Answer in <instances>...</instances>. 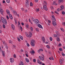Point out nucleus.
Here are the masks:
<instances>
[{"instance_id":"1","label":"nucleus","mask_w":65,"mask_h":65,"mask_svg":"<svg viewBox=\"0 0 65 65\" xmlns=\"http://www.w3.org/2000/svg\"><path fill=\"white\" fill-rule=\"evenodd\" d=\"M29 1L28 0H26V6L28 8L29 7Z\"/></svg>"},{"instance_id":"2","label":"nucleus","mask_w":65,"mask_h":65,"mask_svg":"<svg viewBox=\"0 0 65 65\" xmlns=\"http://www.w3.org/2000/svg\"><path fill=\"white\" fill-rule=\"evenodd\" d=\"M2 21L3 22V24H5V25H7V22L6 21V20L5 19Z\"/></svg>"},{"instance_id":"3","label":"nucleus","mask_w":65,"mask_h":65,"mask_svg":"<svg viewBox=\"0 0 65 65\" xmlns=\"http://www.w3.org/2000/svg\"><path fill=\"white\" fill-rule=\"evenodd\" d=\"M39 59L41 61H44V58H43V57L42 56H39Z\"/></svg>"},{"instance_id":"4","label":"nucleus","mask_w":65,"mask_h":65,"mask_svg":"<svg viewBox=\"0 0 65 65\" xmlns=\"http://www.w3.org/2000/svg\"><path fill=\"white\" fill-rule=\"evenodd\" d=\"M43 8L44 9L47 11V7L45 5H44L43 6Z\"/></svg>"},{"instance_id":"5","label":"nucleus","mask_w":65,"mask_h":65,"mask_svg":"<svg viewBox=\"0 0 65 65\" xmlns=\"http://www.w3.org/2000/svg\"><path fill=\"white\" fill-rule=\"evenodd\" d=\"M52 24L53 26H56L57 25V24H56V22H55V21H52Z\"/></svg>"},{"instance_id":"6","label":"nucleus","mask_w":65,"mask_h":65,"mask_svg":"<svg viewBox=\"0 0 65 65\" xmlns=\"http://www.w3.org/2000/svg\"><path fill=\"white\" fill-rule=\"evenodd\" d=\"M10 62L11 63H13L14 62V59L13 58H10Z\"/></svg>"},{"instance_id":"7","label":"nucleus","mask_w":65,"mask_h":65,"mask_svg":"<svg viewBox=\"0 0 65 65\" xmlns=\"http://www.w3.org/2000/svg\"><path fill=\"white\" fill-rule=\"evenodd\" d=\"M38 26L40 28H41V29H43V27H42V26L40 24H38Z\"/></svg>"},{"instance_id":"8","label":"nucleus","mask_w":65,"mask_h":65,"mask_svg":"<svg viewBox=\"0 0 65 65\" xmlns=\"http://www.w3.org/2000/svg\"><path fill=\"white\" fill-rule=\"evenodd\" d=\"M35 24H37L39 23V21L37 19H35Z\"/></svg>"},{"instance_id":"9","label":"nucleus","mask_w":65,"mask_h":65,"mask_svg":"<svg viewBox=\"0 0 65 65\" xmlns=\"http://www.w3.org/2000/svg\"><path fill=\"white\" fill-rule=\"evenodd\" d=\"M29 35L27 37H31V36H32V33L31 32H29Z\"/></svg>"},{"instance_id":"10","label":"nucleus","mask_w":65,"mask_h":65,"mask_svg":"<svg viewBox=\"0 0 65 65\" xmlns=\"http://www.w3.org/2000/svg\"><path fill=\"white\" fill-rule=\"evenodd\" d=\"M9 18H10V19H11V20H12L13 19V17H12V15L9 14Z\"/></svg>"},{"instance_id":"11","label":"nucleus","mask_w":65,"mask_h":65,"mask_svg":"<svg viewBox=\"0 0 65 65\" xmlns=\"http://www.w3.org/2000/svg\"><path fill=\"white\" fill-rule=\"evenodd\" d=\"M30 44L31 46H35V44L34 43L32 42H30Z\"/></svg>"},{"instance_id":"12","label":"nucleus","mask_w":65,"mask_h":65,"mask_svg":"<svg viewBox=\"0 0 65 65\" xmlns=\"http://www.w3.org/2000/svg\"><path fill=\"white\" fill-rule=\"evenodd\" d=\"M11 26L12 27V29H13V30H14L15 28H14V25L13 24H12Z\"/></svg>"},{"instance_id":"13","label":"nucleus","mask_w":65,"mask_h":65,"mask_svg":"<svg viewBox=\"0 0 65 65\" xmlns=\"http://www.w3.org/2000/svg\"><path fill=\"white\" fill-rule=\"evenodd\" d=\"M52 17L53 18V20L55 21H56V18H55V16L54 15H52Z\"/></svg>"},{"instance_id":"14","label":"nucleus","mask_w":65,"mask_h":65,"mask_svg":"<svg viewBox=\"0 0 65 65\" xmlns=\"http://www.w3.org/2000/svg\"><path fill=\"white\" fill-rule=\"evenodd\" d=\"M42 41H43V42H45V39H44V37H42Z\"/></svg>"},{"instance_id":"15","label":"nucleus","mask_w":65,"mask_h":65,"mask_svg":"<svg viewBox=\"0 0 65 65\" xmlns=\"http://www.w3.org/2000/svg\"><path fill=\"white\" fill-rule=\"evenodd\" d=\"M37 61L39 64H41V62L40 61V60L39 59H38Z\"/></svg>"},{"instance_id":"16","label":"nucleus","mask_w":65,"mask_h":65,"mask_svg":"<svg viewBox=\"0 0 65 65\" xmlns=\"http://www.w3.org/2000/svg\"><path fill=\"white\" fill-rule=\"evenodd\" d=\"M2 53H3V57H5V52L4 51H2Z\"/></svg>"},{"instance_id":"17","label":"nucleus","mask_w":65,"mask_h":65,"mask_svg":"<svg viewBox=\"0 0 65 65\" xmlns=\"http://www.w3.org/2000/svg\"><path fill=\"white\" fill-rule=\"evenodd\" d=\"M59 61L60 64H63V61H62V60L61 59H60Z\"/></svg>"},{"instance_id":"18","label":"nucleus","mask_w":65,"mask_h":65,"mask_svg":"<svg viewBox=\"0 0 65 65\" xmlns=\"http://www.w3.org/2000/svg\"><path fill=\"white\" fill-rule=\"evenodd\" d=\"M25 60L26 62H29V60L27 58H25Z\"/></svg>"},{"instance_id":"19","label":"nucleus","mask_w":65,"mask_h":65,"mask_svg":"<svg viewBox=\"0 0 65 65\" xmlns=\"http://www.w3.org/2000/svg\"><path fill=\"white\" fill-rule=\"evenodd\" d=\"M43 50L42 49H39L38 50V52L39 53L40 52V51H41L42 52L43 51Z\"/></svg>"},{"instance_id":"20","label":"nucleus","mask_w":65,"mask_h":65,"mask_svg":"<svg viewBox=\"0 0 65 65\" xmlns=\"http://www.w3.org/2000/svg\"><path fill=\"white\" fill-rule=\"evenodd\" d=\"M19 37L20 38L21 40H23V37L21 36H19Z\"/></svg>"},{"instance_id":"21","label":"nucleus","mask_w":65,"mask_h":65,"mask_svg":"<svg viewBox=\"0 0 65 65\" xmlns=\"http://www.w3.org/2000/svg\"><path fill=\"white\" fill-rule=\"evenodd\" d=\"M6 12L8 14H10V13L9 12H10L9 11L8 9L7 10Z\"/></svg>"},{"instance_id":"22","label":"nucleus","mask_w":65,"mask_h":65,"mask_svg":"<svg viewBox=\"0 0 65 65\" xmlns=\"http://www.w3.org/2000/svg\"><path fill=\"white\" fill-rule=\"evenodd\" d=\"M35 10L36 11V12H39V8L37 9H35Z\"/></svg>"},{"instance_id":"23","label":"nucleus","mask_w":65,"mask_h":65,"mask_svg":"<svg viewBox=\"0 0 65 65\" xmlns=\"http://www.w3.org/2000/svg\"><path fill=\"white\" fill-rule=\"evenodd\" d=\"M4 12V11L3 9H1L0 8V12H1L3 13Z\"/></svg>"},{"instance_id":"24","label":"nucleus","mask_w":65,"mask_h":65,"mask_svg":"<svg viewBox=\"0 0 65 65\" xmlns=\"http://www.w3.org/2000/svg\"><path fill=\"white\" fill-rule=\"evenodd\" d=\"M56 33L57 34V35H60V33H59V32L58 31H56Z\"/></svg>"},{"instance_id":"25","label":"nucleus","mask_w":65,"mask_h":65,"mask_svg":"<svg viewBox=\"0 0 65 65\" xmlns=\"http://www.w3.org/2000/svg\"><path fill=\"white\" fill-rule=\"evenodd\" d=\"M53 4L54 5H58L57 3H56V2H54L53 3Z\"/></svg>"},{"instance_id":"26","label":"nucleus","mask_w":65,"mask_h":65,"mask_svg":"<svg viewBox=\"0 0 65 65\" xmlns=\"http://www.w3.org/2000/svg\"><path fill=\"white\" fill-rule=\"evenodd\" d=\"M57 41H60V38L57 37V38L56 39Z\"/></svg>"},{"instance_id":"27","label":"nucleus","mask_w":65,"mask_h":65,"mask_svg":"<svg viewBox=\"0 0 65 65\" xmlns=\"http://www.w3.org/2000/svg\"><path fill=\"white\" fill-rule=\"evenodd\" d=\"M1 19L2 21L5 19L3 17H1Z\"/></svg>"},{"instance_id":"28","label":"nucleus","mask_w":65,"mask_h":65,"mask_svg":"<svg viewBox=\"0 0 65 65\" xmlns=\"http://www.w3.org/2000/svg\"><path fill=\"white\" fill-rule=\"evenodd\" d=\"M44 3H45V5H47V3H46V1H44Z\"/></svg>"},{"instance_id":"29","label":"nucleus","mask_w":65,"mask_h":65,"mask_svg":"<svg viewBox=\"0 0 65 65\" xmlns=\"http://www.w3.org/2000/svg\"><path fill=\"white\" fill-rule=\"evenodd\" d=\"M30 6H33V3H32V2H30Z\"/></svg>"},{"instance_id":"30","label":"nucleus","mask_w":65,"mask_h":65,"mask_svg":"<svg viewBox=\"0 0 65 65\" xmlns=\"http://www.w3.org/2000/svg\"><path fill=\"white\" fill-rule=\"evenodd\" d=\"M35 42V41L34 40H32L31 41V42H34H34Z\"/></svg>"},{"instance_id":"31","label":"nucleus","mask_w":65,"mask_h":65,"mask_svg":"<svg viewBox=\"0 0 65 65\" xmlns=\"http://www.w3.org/2000/svg\"><path fill=\"white\" fill-rule=\"evenodd\" d=\"M61 9H63L64 8V6H61L60 7Z\"/></svg>"},{"instance_id":"32","label":"nucleus","mask_w":65,"mask_h":65,"mask_svg":"<svg viewBox=\"0 0 65 65\" xmlns=\"http://www.w3.org/2000/svg\"><path fill=\"white\" fill-rule=\"evenodd\" d=\"M46 46L48 48H50V46L49 45H46Z\"/></svg>"},{"instance_id":"33","label":"nucleus","mask_w":65,"mask_h":65,"mask_svg":"<svg viewBox=\"0 0 65 65\" xmlns=\"http://www.w3.org/2000/svg\"><path fill=\"white\" fill-rule=\"evenodd\" d=\"M17 39L18 40V41L19 42H21V40H20V39L19 38H18Z\"/></svg>"},{"instance_id":"34","label":"nucleus","mask_w":65,"mask_h":65,"mask_svg":"<svg viewBox=\"0 0 65 65\" xmlns=\"http://www.w3.org/2000/svg\"><path fill=\"white\" fill-rule=\"evenodd\" d=\"M54 37H58V35L55 34L54 35Z\"/></svg>"},{"instance_id":"35","label":"nucleus","mask_w":65,"mask_h":65,"mask_svg":"<svg viewBox=\"0 0 65 65\" xmlns=\"http://www.w3.org/2000/svg\"><path fill=\"white\" fill-rule=\"evenodd\" d=\"M62 14H63V15H64L65 14V12L64 11H62Z\"/></svg>"},{"instance_id":"36","label":"nucleus","mask_w":65,"mask_h":65,"mask_svg":"<svg viewBox=\"0 0 65 65\" xmlns=\"http://www.w3.org/2000/svg\"><path fill=\"white\" fill-rule=\"evenodd\" d=\"M6 2L7 3H9V2H10V0H6Z\"/></svg>"},{"instance_id":"37","label":"nucleus","mask_w":65,"mask_h":65,"mask_svg":"<svg viewBox=\"0 0 65 65\" xmlns=\"http://www.w3.org/2000/svg\"><path fill=\"white\" fill-rule=\"evenodd\" d=\"M50 41H52V40H53V38L52 37H50Z\"/></svg>"},{"instance_id":"38","label":"nucleus","mask_w":65,"mask_h":65,"mask_svg":"<svg viewBox=\"0 0 65 65\" xmlns=\"http://www.w3.org/2000/svg\"><path fill=\"white\" fill-rule=\"evenodd\" d=\"M13 13H16V14H17V12L15 11H13Z\"/></svg>"},{"instance_id":"39","label":"nucleus","mask_w":65,"mask_h":65,"mask_svg":"<svg viewBox=\"0 0 65 65\" xmlns=\"http://www.w3.org/2000/svg\"><path fill=\"white\" fill-rule=\"evenodd\" d=\"M32 54H35V52H34V51L33 50H32Z\"/></svg>"},{"instance_id":"40","label":"nucleus","mask_w":65,"mask_h":65,"mask_svg":"<svg viewBox=\"0 0 65 65\" xmlns=\"http://www.w3.org/2000/svg\"><path fill=\"white\" fill-rule=\"evenodd\" d=\"M30 29L31 31H33V28H32V27H30Z\"/></svg>"},{"instance_id":"41","label":"nucleus","mask_w":65,"mask_h":65,"mask_svg":"<svg viewBox=\"0 0 65 65\" xmlns=\"http://www.w3.org/2000/svg\"><path fill=\"white\" fill-rule=\"evenodd\" d=\"M62 56H65V54H64L63 53V52L62 53Z\"/></svg>"},{"instance_id":"42","label":"nucleus","mask_w":65,"mask_h":65,"mask_svg":"<svg viewBox=\"0 0 65 65\" xmlns=\"http://www.w3.org/2000/svg\"><path fill=\"white\" fill-rule=\"evenodd\" d=\"M25 35H26V36L27 37L28 36V33H27V32H25Z\"/></svg>"},{"instance_id":"43","label":"nucleus","mask_w":65,"mask_h":65,"mask_svg":"<svg viewBox=\"0 0 65 65\" xmlns=\"http://www.w3.org/2000/svg\"><path fill=\"white\" fill-rule=\"evenodd\" d=\"M27 43V46L28 47V46H30V45H29V43Z\"/></svg>"},{"instance_id":"44","label":"nucleus","mask_w":65,"mask_h":65,"mask_svg":"<svg viewBox=\"0 0 65 65\" xmlns=\"http://www.w3.org/2000/svg\"><path fill=\"white\" fill-rule=\"evenodd\" d=\"M3 28H5V25L3 24Z\"/></svg>"},{"instance_id":"45","label":"nucleus","mask_w":65,"mask_h":65,"mask_svg":"<svg viewBox=\"0 0 65 65\" xmlns=\"http://www.w3.org/2000/svg\"><path fill=\"white\" fill-rule=\"evenodd\" d=\"M36 30L38 32H39V30H38V28H36Z\"/></svg>"},{"instance_id":"46","label":"nucleus","mask_w":65,"mask_h":65,"mask_svg":"<svg viewBox=\"0 0 65 65\" xmlns=\"http://www.w3.org/2000/svg\"><path fill=\"white\" fill-rule=\"evenodd\" d=\"M13 47L14 48H16V46L14 45H13Z\"/></svg>"},{"instance_id":"47","label":"nucleus","mask_w":65,"mask_h":65,"mask_svg":"<svg viewBox=\"0 0 65 65\" xmlns=\"http://www.w3.org/2000/svg\"><path fill=\"white\" fill-rule=\"evenodd\" d=\"M57 11L59 12V11H60V10H59V8H58L57 9Z\"/></svg>"},{"instance_id":"48","label":"nucleus","mask_w":65,"mask_h":65,"mask_svg":"<svg viewBox=\"0 0 65 65\" xmlns=\"http://www.w3.org/2000/svg\"><path fill=\"white\" fill-rule=\"evenodd\" d=\"M55 12L56 13H57V14H59V13H58V12H57V11H55Z\"/></svg>"},{"instance_id":"49","label":"nucleus","mask_w":65,"mask_h":65,"mask_svg":"<svg viewBox=\"0 0 65 65\" xmlns=\"http://www.w3.org/2000/svg\"><path fill=\"white\" fill-rule=\"evenodd\" d=\"M17 20H15V24H17Z\"/></svg>"},{"instance_id":"50","label":"nucleus","mask_w":65,"mask_h":65,"mask_svg":"<svg viewBox=\"0 0 65 65\" xmlns=\"http://www.w3.org/2000/svg\"><path fill=\"white\" fill-rule=\"evenodd\" d=\"M33 61L34 62H36V59H34L33 60Z\"/></svg>"},{"instance_id":"51","label":"nucleus","mask_w":65,"mask_h":65,"mask_svg":"<svg viewBox=\"0 0 65 65\" xmlns=\"http://www.w3.org/2000/svg\"><path fill=\"white\" fill-rule=\"evenodd\" d=\"M6 18H7V20L9 19V17H8V15H7L6 16Z\"/></svg>"},{"instance_id":"52","label":"nucleus","mask_w":65,"mask_h":65,"mask_svg":"<svg viewBox=\"0 0 65 65\" xmlns=\"http://www.w3.org/2000/svg\"><path fill=\"white\" fill-rule=\"evenodd\" d=\"M31 21H33V20H34V18L32 17L31 18Z\"/></svg>"},{"instance_id":"53","label":"nucleus","mask_w":65,"mask_h":65,"mask_svg":"<svg viewBox=\"0 0 65 65\" xmlns=\"http://www.w3.org/2000/svg\"><path fill=\"white\" fill-rule=\"evenodd\" d=\"M62 61H64V59L63 58H62V59H61Z\"/></svg>"},{"instance_id":"54","label":"nucleus","mask_w":65,"mask_h":65,"mask_svg":"<svg viewBox=\"0 0 65 65\" xmlns=\"http://www.w3.org/2000/svg\"><path fill=\"white\" fill-rule=\"evenodd\" d=\"M59 50L60 52H61L63 51V49H59Z\"/></svg>"},{"instance_id":"55","label":"nucleus","mask_w":65,"mask_h":65,"mask_svg":"<svg viewBox=\"0 0 65 65\" xmlns=\"http://www.w3.org/2000/svg\"><path fill=\"white\" fill-rule=\"evenodd\" d=\"M0 28L1 29H2V26L1 25H0Z\"/></svg>"},{"instance_id":"56","label":"nucleus","mask_w":65,"mask_h":65,"mask_svg":"<svg viewBox=\"0 0 65 65\" xmlns=\"http://www.w3.org/2000/svg\"><path fill=\"white\" fill-rule=\"evenodd\" d=\"M14 58H16V55L15 54L14 55Z\"/></svg>"},{"instance_id":"57","label":"nucleus","mask_w":65,"mask_h":65,"mask_svg":"<svg viewBox=\"0 0 65 65\" xmlns=\"http://www.w3.org/2000/svg\"><path fill=\"white\" fill-rule=\"evenodd\" d=\"M29 26V25H26V27L27 28H28V26Z\"/></svg>"},{"instance_id":"58","label":"nucleus","mask_w":65,"mask_h":65,"mask_svg":"<svg viewBox=\"0 0 65 65\" xmlns=\"http://www.w3.org/2000/svg\"><path fill=\"white\" fill-rule=\"evenodd\" d=\"M58 2L59 3H61V0H59Z\"/></svg>"},{"instance_id":"59","label":"nucleus","mask_w":65,"mask_h":65,"mask_svg":"<svg viewBox=\"0 0 65 65\" xmlns=\"http://www.w3.org/2000/svg\"><path fill=\"white\" fill-rule=\"evenodd\" d=\"M6 48L7 49H8V46H6Z\"/></svg>"},{"instance_id":"60","label":"nucleus","mask_w":65,"mask_h":65,"mask_svg":"<svg viewBox=\"0 0 65 65\" xmlns=\"http://www.w3.org/2000/svg\"><path fill=\"white\" fill-rule=\"evenodd\" d=\"M3 3H5V1H4V0H3Z\"/></svg>"},{"instance_id":"61","label":"nucleus","mask_w":65,"mask_h":65,"mask_svg":"<svg viewBox=\"0 0 65 65\" xmlns=\"http://www.w3.org/2000/svg\"><path fill=\"white\" fill-rule=\"evenodd\" d=\"M21 9L23 11H24V8H21Z\"/></svg>"},{"instance_id":"62","label":"nucleus","mask_w":65,"mask_h":65,"mask_svg":"<svg viewBox=\"0 0 65 65\" xmlns=\"http://www.w3.org/2000/svg\"><path fill=\"white\" fill-rule=\"evenodd\" d=\"M61 44L60 43L58 44V46H61Z\"/></svg>"},{"instance_id":"63","label":"nucleus","mask_w":65,"mask_h":65,"mask_svg":"<svg viewBox=\"0 0 65 65\" xmlns=\"http://www.w3.org/2000/svg\"><path fill=\"white\" fill-rule=\"evenodd\" d=\"M25 55H26V57H28V54H26Z\"/></svg>"},{"instance_id":"64","label":"nucleus","mask_w":65,"mask_h":65,"mask_svg":"<svg viewBox=\"0 0 65 65\" xmlns=\"http://www.w3.org/2000/svg\"><path fill=\"white\" fill-rule=\"evenodd\" d=\"M9 42L10 43H11V41L10 40L9 41Z\"/></svg>"}]
</instances>
